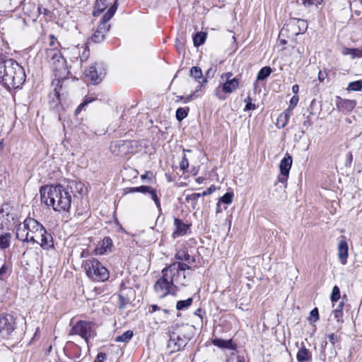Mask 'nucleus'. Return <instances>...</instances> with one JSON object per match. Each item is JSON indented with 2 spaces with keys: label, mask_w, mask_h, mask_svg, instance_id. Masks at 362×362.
<instances>
[{
  "label": "nucleus",
  "mask_w": 362,
  "mask_h": 362,
  "mask_svg": "<svg viewBox=\"0 0 362 362\" xmlns=\"http://www.w3.org/2000/svg\"><path fill=\"white\" fill-rule=\"evenodd\" d=\"M175 258L180 261H185L187 265L193 264L196 261L194 257L189 255L186 248L179 250L175 255Z\"/></svg>",
  "instance_id": "20"
},
{
  "label": "nucleus",
  "mask_w": 362,
  "mask_h": 362,
  "mask_svg": "<svg viewBox=\"0 0 362 362\" xmlns=\"http://www.w3.org/2000/svg\"><path fill=\"white\" fill-rule=\"evenodd\" d=\"M193 303V298H189L185 300H179L176 304V309L177 310H182L187 309Z\"/></svg>",
  "instance_id": "33"
},
{
  "label": "nucleus",
  "mask_w": 362,
  "mask_h": 362,
  "mask_svg": "<svg viewBox=\"0 0 362 362\" xmlns=\"http://www.w3.org/2000/svg\"><path fill=\"white\" fill-rule=\"evenodd\" d=\"M41 199L56 211H68L71 203L69 192L62 185L44 186L40 189Z\"/></svg>",
  "instance_id": "2"
},
{
  "label": "nucleus",
  "mask_w": 362,
  "mask_h": 362,
  "mask_svg": "<svg viewBox=\"0 0 362 362\" xmlns=\"http://www.w3.org/2000/svg\"><path fill=\"white\" fill-rule=\"evenodd\" d=\"M117 8V1L116 0L113 5L107 11L101 18L100 23L98 25L96 30L91 37V40L94 42H101L105 34L108 32L110 25L107 24L108 21L113 17Z\"/></svg>",
  "instance_id": "7"
},
{
  "label": "nucleus",
  "mask_w": 362,
  "mask_h": 362,
  "mask_svg": "<svg viewBox=\"0 0 362 362\" xmlns=\"http://www.w3.org/2000/svg\"><path fill=\"white\" fill-rule=\"evenodd\" d=\"M328 339H329V342L332 344V345L334 346V344L337 343V342H339V340H340V337L334 334V333H332L328 335Z\"/></svg>",
  "instance_id": "46"
},
{
  "label": "nucleus",
  "mask_w": 362,
  "mask_h": 362,
  "mask_svg": "<svg viewBox=\"0 0 362 362\" xmlns=\"http://www.w3.org/2000/svg\"><path fill=\"white\" fill-rule=\"evenodd\" d=\"M148 175H151V173L149 172H147L146 174L141 175V179H146L148 177Z\"/></svg>",
  "instance_id": "63"
},
{
  "label": "nucleus",
  "mask_w": 362,
  "mask_h": 362,
  "mask_svg": "<svg viewBox=\"0 0 362 362\" xmlns=\"http://www.w3.org/2000/svg\"><path fill=\"white\" fill-rule=\"evenodd\" d=\"M298 100H299V98H298V95H293L291 98V99L290 100V105L288 107V108H291V111L298 104Z\"/></svg>",
  "instance_id": "49"
},
{
  "label": "nucleus",
  "mask_w": 362,
  "mask_h": 362,
  "mask_svg": "<svg viewBox=\"0 0 362 362\" xmlns=\"http://www.w3.org/2000/svg\"><path fill=\"white\" fill-rule=\"evenodd\" d=\"M198 90H196L193 93H192L191 95H188L187 97L185 98V103H187L191 100H192L194 98L197 97V95H195L196 93L197 92Z\"/></svg>",
  "instance_id": "55"
},
{
  "label": "nucleus",
  "mask_w": 362,
  "mask_h": 362,
  "mask_svg": "<svg viewBox=\"0 0 362 362\" xmlns=\"http://www.w3.org/2000/svg\"><path fill=\"white\" fill-rule=\"evenodd\" d=\"M119 304L118 307L122 310L125 306L130 303V299L127 297L124 296L122 294H119Z\"/></svg>",
  "instance_id": "39"
},
{
  "label": "nucleus",
  "mask_w": 362,
  "mask_h": 362,
  "mask_svg": "<svg viewBox=\"0 0 362 362\" xmlns=\"http://www.w3.org/2000/svg\"><path fill=\"white\" fill-rule=\"evenodd\" d=\"M25 78L23 68L16 61L0 53V83L8 88H17Z\"/></svg>",
  "instance_id": "1"
},
{
  "label": "nucleus",
  "mask_w": 362,
  "mask_h": 362,
  "mask_svg": "<svg viewBox=\"0 0 362 362\" xmlns=\"http://www.w3.org/2000/svg\"><path fill=\"white\" fill-rule=\"evenodd\" d=\"M88 278L95 281H105L109 279L107 269L95 258L86 259L83 264Z\"/></svg>",
  "instance_id": "6"
},
{
  "label": "nucleus",
  "mask_w": 362,
  "mask_h": 362,
  "mask_svg": "<svg viewBox=\"0 0 362 362\" xmlns=\"http://www.w3.org/2000/svg\"><path fill=\"white\" fill-rule=\"evenodd\" d=\"M174 225L175 226V230L173 233V238H177L186 235L190 226V225L185 223L182 220L177 218H174Z\"/></svg>",
  "instance_id": "16"
},
{
  "label": "nucleus",
  "mask_w": 362,
  "mask_h": 362,
  "mask_svg": "<svg viewBox=\"0 0 362 362\" xmlns=\"http://www.w3.org/2000/svg\"><path fill=\"white\" fill-rule=\"evenodd\" d=\"M40 235L38 244L40 245L42 249L49 250L53 247V238L50 233H48L45 229V233H42Z\"/></svg>",
  "instance_id": "19"
},
{
  "label": "nucleus",
  "mask_w": 362,
  "mask_h": 362,
  "mask_svg": "<svg viewBox=\"0 0 362 362\" xmlns=\"http://www.w3.org/2000/svg\"><path fill=\"white\" fill-rule=\"evenodd\" d=\"M337 249L339 261L343 265H344L346 264L347 258L349 256L348 244L345 239H341L339 240Z\"/></svg>",
  "instance_id": "17"
},
{
  "label": "nucleus",
  "mask_w": 362,
  "mask_h": 362,
  "mask_svg": "<svg viewBox=\"0 0 362 362\" xmlns=\"http://www.w3.org/2000/svg\"><path fill=\"white\" fill-rule=\"evenodd\" d=\"M45 59L52 66L55 76L58 78H64L69 74L66 59L59 49L56 48L46 49Z\"/></svg>",
  "instance_id": "4"
},
{
  "label": "nucleus",
  "mask_w": 362,
  "mask_h": 362,
  "mask_svg": "<svg viewBox=\"0 0 362 362\" xmlns=\"http://www.w3.org/2000/svg\"><path fill=\"white\" fill-rule=\"evenodd\" d=\"M362 89V83L360 81L350 82L347 90L350 91H360Z\"/></svg>",
  "instance_id": "38"
},
{
  "label": "nucleus",
  "mask_w": 362,
  "mask_h": 362,
  "mask_svg": "<svg viewBox=\"0 0 362 362\" xmlns=\"http://www.w3.org/2000/svg\"><path fill=\"white\" fill-rule=\"evenodd\" d=\"M93 100H89L88 98H86L83 103H81L78 107L75 110V115L77 116L80 113V112L82 110V109L86 106L88 103L92 102Z\"/></svg>",
  "instance_id": "45"
},
{
  "label": "nucleus",
  "mask_w": 362,
  "mask_h": 362,
  "mask_svg": "<svg viewBox=\"0 0 362 362\" xmlns=\"http://www.w3.org/2000/svg\"><path fill=\"white\" fill-rule=\"evenodd\" d=\"M215 190L214 187L213 186L208 188L206 191H204L203 192L200 193L202 197H204L206 195L211 194Z\"/></svg>",
  "instance_id": "54"
},
{
  "label": "nucleus",
  "mask_w": 362,
  "mask_h": 362,
  "mask_svg": "<svg viewBox=\"0 0 362 362\" xmlns=\"http://www.w3.org/2000/svg\"><path fill=\"white\" fill-rule=\"evenodd\" d=\"M272 72L269 66H264L262 68L257 74V80L263 81L267 78Z\"/></svg>",
  "instance_id": "31"
},
{
  "label": "nucleus",
  "mask_w": 362,
  "mask_h": 362,
  "mask_svg": "<svg viewBox=\"0 0 362 362\" xmlns=\"http://www.w3.org/2000/svg\"><path fill=\"white\" fill-rule=\"evenodd\" d=\"M189 166V162H188V160L187 158H186V156L185 155L183 157H182V159L180 162V168L182 170H186Z\"/></svg>",
  "instance_id": "51"
},
{
  "label": "nucleus",
  "mask_w": 362,
  "mask_h": 362,
  "mask_svg": "<svg viewBox=\"0 0 362 362\" xmlns=\"http://www.w3.org/2000/svg\"><path fill=\"white\" fill-rule=\"evenodd\" d=\"M298 90H299V86L298 85L296 84V85H293V87H292V91L293 93H295L296 95L298 93Z\"/></svg>",
  "instance_id": "58"
},
{
  "label": "nucleus",
  "mask_w": 362,
  "mask_h": 362,
  "mask_svg": "<svg viewBox=\"0 0 362 362\" xmlns=\"http://www.w3.org/2000/svg\"><path fill=\"white\" fill-rule=\"evenodd\" d=\"M191 76L200 84L206 83V79L203 77L202 71L198 66H193L190 71Z\"/></svg>",
  "instance_id": "26"
},
{
  "label": "nucleus",
  "mask_w": 362,
  "mask_h": 362,
  "mask_svg": "<svg viewBox=\"0 0 362 362\" xmlns=\"http://www.w3.org/2000/svg\"><path fill=\"white\" fill-rule=\"evenodd\" d=\"M130 143L128 141H119L115 145H111L110 148L113 153L116 152V148H118L117 155H122L126 153V149L129 147Z\"/></svg>",
  "instance_id": "23"
},
{
  "label": "nucleus",
  "mask_w": 362,
  "mask_h": 362,
  "mask_svg": "<svg viewBox=\"0 0 362 362\" xmlns=\"http://www.w3.org/2000/svg\"><path fill=\"white\" fill-rule=\"evenodd\" d=\"M343 306H344V303H343V302H340V303H339V305H338V306H337V308H338V309H341V310H342V308H343Z\"/></svg>",
  "instance_id": "64"
},
{
  "label": "nucleus",
  "mask_w": 362,
  "mask_h": 362,
  "mask_svg": "<svg viewBox=\"0 0 362 362\" xmlns=\"http://www.w3.org/2000/svg\"><path fill=\"white\" fill-rule=\"evenodd\" d=\"M107 0L96 1L93 14L94 16H98L107 6Z\"/></svg>",
  "instance_id": "28"
},
{
  "label": "nucleus",
  "mask_w": 362,
  "mask_h": 362,
  "mask_svg": "<svg viewBox=\"0 0 362 362\" xmlns=\"http://www.w3.org/2000/svg\"><path fill=\"white\" fill-rule=\"evenodd\" d=\"M81 48L83 49V52L80 54V59L81 62H85L89 57V49L87 44L83 45Z\"/></svg>",
  "instance_id": "41"
},
{
  "label": "nucleus",
  "mask_w": 362,
  "mask_h": 362,
  "mask_svg": "<svg viewBox=\"0 0 362 362\" xmlns=\"http://www.w3.org/2000/svg\"><path fill=\"white\" fill-rule=\"evenodd\" d=\"M112 246V239L109 237H105L101 242L99 243L95 249V252L96 255H104L105 253L111 250Z\"/></svg>",
  "instance_id": "18"
},
{
  "label": "nucleus",
  "mask_w": 362,
  "mask_h": 362,
  "mask_svg": "<svg viewBox=\"0 0 362 362\" xmlns=\"http://www.w3.org/2000/svg\"><path fill=\"white\" fill-rule=\"evenodd\" d=\"M151 309H152V310H151L152 312H155V311H156L157 310H158L159 308H158V305H151Z\"/></svg>",
  "instance_id": "61"
},
{
  "label": "nucleus",
  "mask_w": 362,
  "mask_h": 362,
  "mask_svg": "<svg viewBox=\"0 0 362 362\" xmlns=\"http://www.w3.org/2000/svg\"><path fill=\"white\" fill-rule=\"evenodd\" d=\"M293 22L296 23V25L298 28V32L297 33H305L306 31L308 28V23L305 21L300 18H295Z\"/></svg>",
  "instance_id": "36"
},
{
  "label": "nucleus",
  "mask_w": 362,
  "mask_h": 362,
  "mask_svg": "<svg viewBox=\"0 0 362 362\" xmlns=\"http://www.w3.org/2000/svg\"><path fill=\"white\" fill-rule=\"evenodd\" d=\"M134 333L132 330H127L122 334L116 337L115 341L116 342H128L133 337Z\"/></svg>",
  "instance_id": "30"
},
{
  "label": "nucleus",
  "mask_w": 362,
  "mask_h": 362,
  "mask_svg": "<svg viewBox=\"0 0 362 362\" xmlns=\"http://www.w3.org/2000/svg\"><path fill=\"white\" fill-rule=\"evenodd\" d=\"M202 195L200 193H192L191 194H188L185 197V200L187 203H190L192 209H195L197 206V202L199 198H200Z\"/></svg>",
  "instance_id": "34"
},
{
  "label": "nucleus",
  "mask_w": 362,
  "mask_h": 362,
  "mask_svg": "<svg viewBox=\"0 0 362 362\" xmlns=\"http://www.w3.org/2000/svg\"><path fill=\"white\" fill-rule=\"evenodd\" d=\"M211 343L216 346H218L219 348H226V349H233V341L231 339H229V340H223L222 339H219V338H213L211 339Z\"/></svg>",
  "instance_id": "25"
},
{
  "label": "nucleus",
  "mask_w": 362,
  "mask_h": 362,
  "mask_svg": "<svg viewBox=\"0 0 362 362\" xmlns=\"http://www.w3.org/2000/svg\"><path fill=\"white\" fill-rule=\"evenodd\" d=\"M233 194L232 192H227L221 197L220 201L224 204H230L233 201Z\"/></svg>",
  "instance_id": "43"
},
{
  "label": "nucleus",
  "mask_w": 362,
  "mask_h": 362,
  "mask_svg": "<svg viewBox=\"0 0 362 362\" xmlns=\"http://www.w3.org/2000/svg\"><path fill=\"white\" fill-rule=\"evenodd\" d=\"M175 285L170 284L164 276H161L154 285L155 291L160 298L166 296L169 293L174 294V288Z\"/></svg>",
  "instance_id": "13"
},
{
  "label": "nucleus",
  "mask_w": 362,
  "mask_h": 362,
  "mask_svg": "<svg viewBox=\"0 0 362 362\" xmlns=\"http://www.w3.org/2000/svg\"><path fill=\"white\" fill-rule=\"evenodd\" d=\"M196 328L189 324H175L168 330V347L170 352H176L184 348L194 336Z\"/></svg>",
  "instance_id": "3"
},
{
  "label": "nucleus",
  "mask_w": 362,
  "mask_h": 362,
  "mask_svg": "<svg viewBox=\"0 0 362 362\" xmlns=\"http://www.w3.org/2000/svg\"><path fill=\"white\" fill-rule=\"evenodd\" d=\"M124 194L133 193V192H141L143 194H149L152 199L154 201L156 207L159 211H161V206L160 199L157 195L156 189L149 186H140L136 187H127L124 189Z\"/></svg>",
  "instance_id": "12"
},
{
  "label": "nucleus",
  "mask_w": 362,
  "mask_h": 362,
  "mask_svg": "<svg viewBox=\"0 0 362 362\" xmlns=\"http://www.w3.org/2000/svg\"><path fill=\"white\" fill-rule=\"evenodd\" d=\"M335 319L337 322L342 323L343 322V312L341 309L335 308L333 311Z\"/></svg>",
  "instance_id": "44"
},
{
  "label": "nucleus",
  "mask_w": 362,
  "mask_h": 362,
  "mask_svg": "<svg viewBox=\"0 0 362 362\" xmlns=\"http://www.w3.org/2000/svg\"><path fill=\"white\" fill-rule=\"evenodd\" d=\"M303 4L305 6H310L311 5H318L322 0H302Z\"/></svg>",
  "instance_id": "47"
},
{
  "label": "nucleus",
  "mask_w": 362,
  "mask_h": 362,
  "mask_svg": "<svg viewBox=\"0 0 362 362\" xmlns=\"http://www.w3.org/2000/svg\"><path fill=\"white\" fill-rule=\"evenodd\" d=\"M12 235L10 233L0 235V250H5L10 247Z\"/></svg>",
  "instance_id": "27"
},
{
  "label": "nucleus",
  "mask_w": 362,
  "mask_h": 362,
  "mask_svg": "<svg viewBox=\"0 0 362 362\" xmlns=\"http://www.w3.org/2000/svg\"><path fill=\"white\" fill-rule=\"evenodd\" d=\"M356 103L352 100H342L337 103V107L341 110L351 111L356 107Z\"/></svg>",
  "instance_id": "24"
},
{
  "label": "nucleus",
  "mask_w": 362,
  "mask_h": 362,
  "mask_svg": "<svg viewBox=\"0 0 362 362\" xmlns=\"http://www.w3.org/2000/svg\"><path fill=\"white\" fill-rule=\"evenodd\" d=\"M296 358L298 362H311L312 354L309 349L303 346L298 351Z\"/></svg>",
  "instance_id": "22"
},
{
  "label": "nucleus",
  "mask_w": 362,
  "mask_h": 362,
  "mask_svg": "<svg viewBox=\"0 0 362 362\" xmlns=\"http://www.w3.org/2000/svg\"><path fill=\"white\" fill-rule=\"evenodd\" d=\"M239 86V79L233 78L232 81L221 82L214 90L215 95L221 100L227 98V95L235 91Z\"/></svg>",
  "instance_id": "10"
},
{
  "label": "nucleus",
  "mask_w": 362,
  "mask_h": 362,
  "mask_svg": "<svg viewBox=\"0 0 362 362\" xmlns=\"http://www.w3.org/2000/svg\"><path fill=\"white\" fill-rule=\"evenodd\" d=\"M310 318L313 319V321L315 322L319 319V313L317 308L313 309L310 312Z\"/></svg>",
  "instance_id": "50"
},
{
  "label": "nucleus",
  "mask_w": 362,
  "mask_h": 362,
  "mask_svg": "<svg viewBox=\"0 0 362 362\" xmlns=\"http://www.w3.org/2000/svg\"><path fill=\"white\" fill-rule=\"evenodd\" d=\"M327 77V73L326 70H320L318 73V80L320 82L324 81V80Z\"/></svg>",
  "instance_id": "52"
},
{
  "label": "nucleus",
  "mask_w": 362,
  "mask_h": 362,
  "mask_svg": "<svg viewBox=\"0 0 362 362\" xmlns=\"http://www.w3.org/2000/svg\"><path fill=\"white\" fill-rule=\"evenodd\" d=\"M16 329V320L11 314L4 313L0 315V334L5 339L13 337Z\"/></svg>",
  "instance_id": "9"
},
{
  "label": "nucleus",
  "mask_w": 362,
  "mask_h": 362,
  "mask_svg": "<svg viewBox=\"0 0 362 362\" xmlns=\"http://www.w3.org/2000/svg\"><path fill=\"white\" fill-rule=\"evenodd\" d=\"M206 33L203 32H198L193 37V42L194 46L199 47L204 44L206 40Z\"/></svg>",
  "instance_id": "32"
},
{
  "label": "nucleus",
  "mask_w": 362,
  "mask_h": 362,
  "mask_svg": "<svg viewBox=\"0 0 362 362\" xmlns=\"http://www.w3.org/2000/svg\"><path fill=\"white\" fill-rule=\"evenodd\" d=\"M28 229L27 228V226L25 225V220L22 223L18 225L16 229V238L22 241L28 243Z\"/></svg>",
  "instance_id": "21"
},
{
  "label": "nucleus",
  "mask_w": 362,
  "mask_h": 362,
  "mask_svg": "<svg viewBox=\"0 0 362 362\" xmlns=\"http://www.w3.org/2000/svg\"><path fill=\"white\" fill-rule=\"evenodd\" d=\"M189 108H183L180 107L176 110V118L178 121L183 120L185 117H187Z\"/></svg>",
  "instance_id": "37"
},
{
  "label": "nucleus",
  "mask_w": 362,
  "mask_h": 362,
  "mask_svg": "<svg viewBox=\"0 0 362 362\" xmlns=\"http://www.w3.org/2000/svg\"><path fill=\"white\" fill-rule=\"evenodd\" d=\"M85 75L87 78L94 83H98L105 75L104 69L101 65L95 63L90 66L88 69L86 70Z\"/></svg>",
  "instance_id": "15"
},
{
  "label": "nucleus",
  "mask_w": 362,
  "mask_h": 362,
  "mask_svg": "<svg viewBox=\"0 0 362 362\" xmlns=\"http://www.w3.org/2000/svg\"><path fill=\"white\" fill-rule=\"evenodd\" d=\"M291 115V108H288L279 116L278 121L279 122H281V127H284L287 124Z\"/></svg>",
  "instance_id": "29"
},
{
  "label": "nucleus",
  "mask_w": 362,
  "mask_h": 362,
  "mask_svg": "<svg viewBox=\"0 0 362 362\" xmlns=\"http://www.w3.org/2000/svg\"><path fill=\"white\" fill-rule=\"evenodd\" d=\"M38 11H39V13H43L44 14H45V13H46V11H47V9H45V8H40V7H38Z\"/></svg>",
  "instance_id": "62"
},
{
  "label": "nucleus",
  "mask_w": 362,
  "mask_h": 362,
  "mask_svg": "<svg viewBox=\"0 0 362 362\" xmlns=\"http://www.w3.org/2000/svg\"><path fill=\"white\" fill-rule=\"evenodd\" d=\"M25 225L28 229V242L39 243L40 234L45 233L44 226L37 221L32 218H25Z\"/></svg>",
  "instance_id": "11"
},
{
  "label": "nucleus",
  "mask_w": 362,
  "mask_h": 362,
  "mask_svg": "<svg viewBox=\"0 0 362 362\" xmlns=\"http://www.w3.org/2000/svg\"><path fill=\"white\" fill-rule=\"evenodd\" d=\"M190 269V266L187 264L175 262L162 270V276L167 279L170 284L185 285V274L182 273V276H180V272Z\"/></svg>",
  "instance_id": "5"
},
{
  "label": "nucleus",
  "mask_w": 362,
  "mask_h": 362,
  "mask_svg": "<svg viewBox=\"0 0 362 362\" xmlns=\"http://www.w3.org/2000/svg\"><path fill=\"white\" fill-rule=\"evenodd\" d=\"M50 38L52 40L50 42V46H54V40H56V38L53 35H50Z\"/></svg>",
  "instance_id": "60"
},
{
  "label": "nucleus",
  "mask_w": 362,
  "mask_h": 362,
  "mask_svg": "<svg viewBox=\"0 0 362 362\" xmlns=\"http://www.w3.org/2000/svg\"><path fill=\"white\" fill-rule=\"evenodd\" d=\"M291 165L292 158L289 155H287V156L284 157L280 162L279 168L281 171V175L278 177V182H281L284 185L282 187L284 190L286 187V182Z\"/></svg>",
  "instance_id": "14"
},
{
  "label": "nucleus",
  "mask_w": 362,
  "mask_h": 362,
  "mask_svg": "<svg viewBox=\"0 0 362 362\" xmlns=\"http://www.w3.org/2000/svg\"><path fill=\"white\" fill-rule=\"evenodd\" d=\"M214 72L215 70H214L213 68H209L206 73V76L209 78H212L214 76Z\"/></svg>",
  "instance_id": "57"
},
{
  "label": "nucleus",
  "mask_w": 362,
  "mask_h": 362,
  "mask_svg": "<svg viewBox=\"0 0 362 362\" xmlns=\"http://www.w3.org/2000/svg\"><path fill=\"white\" fill-rule=\"evenodd\" d=\"M340 298V291L337 286H334L332 291L331 300L334 302H337Z\"/></svg>",
  "instance_id": "40"
},
{
  "label": "nucleus",
  "mask_w": 362,
  "mask_h": 362,
  "mask_svg": "<svg viewBox=\"0 0 362 362\" xmlns=\"http://www.w3.org/2000/svg\"><path fill=\"white\" fill-rule=\"evenodd\" d=\"M7 269H8V267L6 265V264H3L1 267H0V279H2V276L4 275H5V274L7 272Z\"/></svg>",
  "instance_id": "53"
},
{
  "label": "nucleus",
  "mask_w": 362,
  "mask_h": 362,
  "mask_svg": "<svg viewBox=\"0 0 362 362\" xmlns=\"http://www.w3.org/2000/svg\"><path fill=\"white\" fill-rule=\"evenodd\" d=\"M235 362H245V357L243 356H240L238 355L237 357H236V361Z\"/></svg>",
  "instance_id": "59"
},
{
  "label": "nucleus",
  "mask_w": 362,
  "mask_h": 362,
  "mask_svg": "<svg viewBox=\"0 0 362 362\" xmlns=\"http://www.w3.org/2000/svg\"><path fill=\"white\" fill-rule=\"evenodd\" d=\"M105 354L104 353H99L97 356V359L98 362H104V360L105 359Z\"/></svg>",
  "instance_id": "56"
},
{
  "label": "nucleus",
  "mask_w": 362,
  "mask_h": 362,
  "mask_svg": "<svg viewBox=\"0 0 362 362\" xmlns=\"http://www.w3.org/2000/svg\"><path fill=\"white\" fill-rule=\"evenodd\" d=\"M71 320L70 325L72 326L69 331V335H78L83 339L86 344L90 338H93L96 335L93 323L86 320H79L76 324L72 325Z\"/></svg>",
  "instance_id": "8"
},
{
  "label": "nucleus",
  "mask_w": 362,
  "mask_h": 362,
  "mask_svg": "<svg viewBox=\"0 0 362 362\" xmlns=\"http://www.w3.org/2000/svg\"><path fill=\"white\" fill-rule=\"evenodd\" d=\"M344 55H352L353 57H362V52L358 49L344 47L341 51Z\"/></svg>",
  "instance_id": "35"
},
{
  "label": "nucleus",
  "mask_w": 362,
  "mask_h": 362,
  "mask_svg": "<svg viewBox=\"0 0 362 362\" xmlns=\"http://www.w3.org/2000/svg\"><path fill=\"white\" fill-rule=\"evenodd\" d=\"M232 76H233V74L231 72H226V73L222 74L221 76V78L223 81L222 82L232 81L233 80Z\"/></svg>",
  "instance_id": "48"
},
{
  "label": "nucleus",
  "mask_w": 362,
  "mask_h": 362,
  "mask_svg": "<svg viewBox=\"0 0 362 362\" xmlns=\"http://www.w3.org/2000/svg\"><path fill=\"white\" fill-rule=\"evenodd\" d=\"M245 102L246 103L245 107L244 108L245 111L254 110L256 109V105L252 103V98L250 96L248 95L245 99Z\"/></svg>",
  "instance_id": "42"
}]
</instances>
